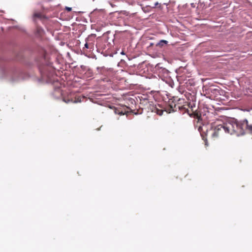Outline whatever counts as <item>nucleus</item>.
Segmentation results:
<instances>
[{
    "instance_id": "nucleus-1",
    "label": "nucleus",
    "mask_w": 252,
    "mask_h": 252,
    "mask_svg": "<svg viewBox=\"0 0 252 252\" xmlns=\"http://www.w3.org/2000/svg\"><path fill=\"white\" fill-rule=\"evenodd\" d=\"M53 94L56 98L62 97L63 100L66 103H75L79 101V93L78 91H71L66 97H63L60 87H57L55 88Z\"/></svg>"
},
{
    "instance_id": "nucleus-2",
    "label": "nucleus",
    "mask_w": 252,
    "mask_h": 252,
    "mask_svg": "<svg viewBox=\"0 0 252 252\" xmlns=\"http://www.w3.org/2000/svg\"><path fill=\"white\" fill-rule=\"evenodd\" d=\"M237 135L243 134L245 129L248 130L252 134V125L249 124L247 120L241 122H237Z\"/></svg>"
},
{
    "instance_id": "nucleus-3",
    "label": "nucleus",
    "mask_w": 252,
    "mask_h": 252,
    "mask_svg": "<svg viewBox=\"0 0 252 252\" xmlns=\"http://www.w3.org/2000/svg\"><path fill=\"white\" fill-rule=\"evenodd\" d=\"M224 124V128L225 129V133H230V134L236 133L237 135V121L232 120Z\"/></svg>"
},
{
    "instance_id": "nucleus-4",
    "label": "nucleus",
    "mask_w": 252,
    "mask_h": 252,
    "mask_svg": "<svg viewBox=\"0 0 252 252\" xmlns=\"http://www.w3.org/2000/svg\"><path fill=\"white\" fill-rule=\"evenodd\" d=\"M224 124L223 125H219L217 126L214 129V132L212 134V136L214 138L217 137L223 132H225V129H224Z\"/></svg>"
},
{
    "instance_id": "nucleus-5",
    "label": "nucleus",
    "mask_w": 252,
    "mask_h": 252,
    "mask_svg": "<svg viewBox=\"0 0 252 252\" xmlns=\"http://www.w3.org/2000/svg\"><path fill=\"white\" fill-rule=\"evenodd\" d=\"M81 69H80V75H81V76H80V78L87 79L93 76V72L91 70L88 69L85 70L84 69V67L83 66H81Z\"/></svg>"
},
{
    "instance_id": "nucleus-6",
    "label": "nucleus",
    "mask_w": 252,
    "mask_h": 252,
    "mask_svg": "<svg viewBox=\"0 0 252 252\" xmlns=\"http://www.w3.org/2000/svg\"><path fill=\"white\" fill-rule=\"evenodd\" d=\"M93 16L98 20H101L105 15L104 9H94L92 12Z\"/></svg>"
},
{
    "instance_id": "nucleus-7",
    "label": "nucleus",
    "mask_w": 252,
    "mask_h": 252,
    "mask_svg": "<svg viewBox=\"0 0 252 252\" xmlns=\"http://www.w3.org/2000/svg\"><path fill=\"white\" fill-rule=\"evenodd\" d=\"M114 112L116 114H118L120 115H124V113L123 112L122 110H121L120 109H117L115 107H114Z\"/></svg>"
},
{
    "instance_id": "nucleus-8",
    "label": "nucleus",
    "mask_w": 252,
    "mask_h": 252,
    "mask_svg": "<svg viewBox=\"0 0 252 252\" xmlns=\"http://www.w3.org/2000/svg\"><path fill=\"white\" fill-rule=\"evenodd\" d=\"M84 46H85V48L86 49L92 48V47H93V44L92 43H88L87 42L84 44Z\"/></svg>"
},
{
    "instance_id": "nucleus-9",
    "label": "nucleus",
    "mask_w": 252,
    "mask_h": 252,
    "mask_svg": "<svg viewBox=\"0 0 252 252\" xmlns=\"http://www.w3.org/2000/svg\"><path fill=\"white\" fill-rule=\"evenodd\" d=\"M42 14L41 13H35L33 15L34 18H41L42 17Z\"/></svg>"
},
{
    "instance_id": "nucleus-10",
    "label": "nucleus",
    "mask_w": 252,
    "mask_h": 252,
    "mask_svg": "<svg viewBox=\"0 0 252 252\" xmlns=\"http://www.w3.org/2000/svg\"><path fill=\"white\" fill-rule=\"evenodd\" d=\"M208 91H211V93H214V94H217V93H219V90L217 89H211V88H210L209 89H208Z\"/></svg>"
},
{
    "instance_id": "nucleus-11",
    "label": "nucleus",
    "mask_w": 252,
    "mask_h": 252,
    "mask_svg": "<svg viewBox=\"0 0 252 252\" xmlns=\"http://www.w3.org/2000/svg\"><path fill=\"white\" fill-rule=\"evenodd\" d=\"M167 43V41L166 40H162L158 43V45L160 46H162L164 44Z\"/></svg>"
},
{
    "instance_id": "nucleus-12",
    "label": "nucleus",
    "mask_w": 252,
    "mask_h": 252,
    "mask_svg": "<svg viewBox=\"0 0 252 252\" xmlns=\"http://www.w3.org/2000/svg\"><path fill=\"white\" fill-rule=\"evenodd\" d=\"M201 136H202V139L204 140V141L205 142V144L207 145V139H206V138H205V136H203L202 134H201Z\"/></svg>"
},
{
    "instance_id": "nucleus-13",
    "label": "nucleus",
    "mask_w": 252,
    "mask_h": 252,
    "mask_svg": "<svg viewBox=\"0 0 252 252\" xmlns=\"http://www.w3.org/2000/svg\"><path fill=\"white\" fill-rule=\"evenodd\" d=\"M65 9L67 10L68 11H70L71 10V8L69 7H65Z\"/></svg>"
},
{
    "instance_id": "nucleus-14",
    "label": "nucleus",
    "mask_w": 252,
    "mask_h": 252,
    "mask_svg": "<svg viewBox=\"0 0 252 252\" xmlns=\"http://www.w3.org/2000/svg\"><path fill=\"white\" fill-rule=\"evenodd\" d=\"M158 4H159V3L158 2H156L155 3L154 7H155L157 6Z\"/></svg>"
},
{
    "instance_id": "nucleus-15",
    "label": "nucleus",
    "mask_w": 252,
    "mask_h": 252,
    "mask_svg": "<svg viewBox=\"0 0 252 252\" xmlns=\"http://www.w3.org/2000/svg\"><path fill=\"white\" fill-rule=\"evenodd\" d=\"M81 27H82V28H83L82 29H83V28H84V26H82L80 27V28Z\"/></svg>"
}]
</instances>
